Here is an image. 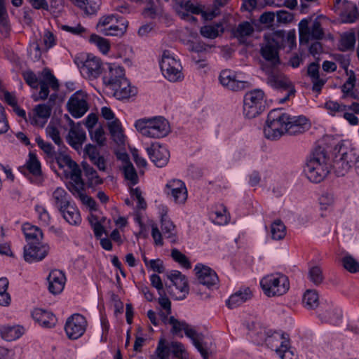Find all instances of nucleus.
Returning a JSON list of instances; mask_svg holds the SVG:
<instances>
[{
  "label": "nucleus",
  "mask_w": 359,
  "mask_h": 359,
  "mask_svg": "<svg viewBox=\"0 0 359 359\" xmlns=\"http://www.w3.org/2000/svg\"><path fill=\"white\" fill-rule=\"evenodd\" d=\"M330 168L325 149L318 147L308 158L304 171L311 182L319 183L327 175Z\"/></svg>",
  "instance_id": "1"
},
{
  "label": "nucleus",
  "mask_w": 359,
  "mask_h": 359,
  "mask_svg": "<svg viewBox=\"0 0 359 359\" xmlns=\"http://www.w3.org/2000/svg\"><path fill=\"white\" fill-rule=\"evenodd\" d=\"M135 127L142 135L151 138H162L170 133L169 123L162 116L139 119Z\"/></svg>",
  "instance_id": "2"
},
{
  "label": "nucleus",
  "mask_w": 359,
  "mask_h": 359,
  "mask_svg": "<svg viewBox=\"0 0 359 359\" xmlns=\"http://www.w3.org/2000/svg\"><path fill=\"white\" fill-rule=\"evenodd\" d=\"M287 114L280 109H272L267 116L264 127V137L270 140H278L284 135L286 126Z\"/></svg>",
  "instance_id": "3"
},
{
  "label": "nucleus",
  "mask_w": 359,
  "mask_h": 359,
  "mask_svg": "<svg viewBox=\"0 0 359 359\" xmlns=\"http://www.w3.org/2000/svg\"><path fill=\"white\" fill-rule=\"evenodd\" d=\"M262 69L267 75L266 83L273 88L283 91L286 90V95L280 99V103H285L287 102L291 95H294L295 89L292 83L284 74H280L274 71V69L266 64H262Z\"/></svg>",
  "instance_id": "4"
},
{
  "label": "nucleus",
  "mask_w": 359,
  "mask_h": 359,
  "mask_svg": "<svg viewBox=\"0 0 359 359\" xmlns=\"http://www.w3.org/2000/svg\"><path fill=\"white\" fill-rule=\"evenodd\" d=\"M260 285L268 297L283 295L290 287L287 277L281 273L266 276L261 280Z\"/></svg>",
  "instance_id": "5"
},
{
  "label": "nucleus",
  "mask_w": 359,
  "mask_h": 359,
  "mask_svg": "<svg viewBox=\"0 0 359 359\" xmlns=\"http://www.w3.org/2000/svg\"><path fill=\"white\" fill-rule=\"evenodd\" d=\"M264 93L260 89L247 93L243 100V114L248 118H253L264 110Z\"/></svg>",
  "instance_id": "6"
},
{
  "label": "nucleus",
  "mask_w": 359,
  "mask_h": 359,
  "mask_svg": "<svg viewBox=\"0 0 359 359\" xmlns=\"http://www.w3.org/2000/svg\"><path fill=\"white\" fill-rule=\"evenodd\" d=\"M161 70L168 81L177 82L182 81L183 74L180 62L171 56L168 50L163 52L160 62Z\"/></svg>",
  "instance_id": "7"
},
{
  "label": "nucleus",
  "mask_w": 359,
  "mask_h": 359,
  "mask_svg": "<svg viewBox=\"0 0 359 359\" xmlns=\"http://www.w3.org/2000/svg\"><path fill=\"white\" fill-rule=\"evenodd\" d=\"M87 326V320L83 315L74 313L67 318L65 331L69 339L76 340L83 335Z\"/></svg>",
  "instance_id": "8"
},
{
  "label": "nucleus",
  "mask_w": 359,
  "mask_h": 359,
  "mask_svg": "<svg viewBox=\"0 0 359 359\" xmlns=\"http://www.w3.org/2000/svg\"><path fill=\"white\" fill-rule=\"evenodd\" d=\"M67 148L65 146L60 147L53 158H55L56 163L60 168L65 166L70 169L69 183L80 182L81 179V170L79 165L72 159V158L66 153Z\"/></svg>",
  "instance_id": "9"
},
{
  "label": "nucleus",
  "mask_w": 359,
  "mask_h": 359,
  "mask_svg": "<svg viewBox=\"0 0 359 359\" xmlns=\"http://www.w3.org/2000/svg\"><path fill=\"white\" fill-rule=\"evenodd\" d=\"M81 63V65L78 64L80 72L84 78L89 80L98 78L104 69V63H102L99 57L93 55H88L86 59Z\"/></svg>",
  "instance_id": "10"
},
{
  "label": "nucleus",
  "mask_w": 359,
  "mask_h": 359,
  "mask_svg": "<svg viewBox=\"0 0 359 359\" xmlns=\"http://www.w3.org/2000/svg\"><path fill=\"white\" fill-rule=\"evenodd\" d=\"M49 250L50 246L47 243L30 242L24 247V259L29 263L40 262L48 255Z\"/></svg>",
  "instance_id": "11"
},
{
  "label": "nucleus",
  "mask_w": 359,
  "mask_h": 359,
  "mask_svg": "<svg viewBox=\"0 0 359 359\" xmlns=\"http://www.w3.org/2000/svg\"><path fill=\"white\" fill-rule=\"evenodd\" d=\"M67 107L73 117L81 118L88 110L86 95L82 91L76 92L69 99Z\"/></svg>",
  "instance_id": "12"
},
{
  "label": "nucleus",
  "mask_w": 359,
  "mask_h": 359,
  "mask_svg": "<svg viewBox=\"0 0 359 359\" xmlns=\"http://www.w3.org/2000/svg\"><path fill=\"white\" fill-rule=\"evenodd\" d=\"M287 119L285 133L287 135H299L311 128L309 120L304 116H290L287 114Z\"/></svg>",
  "instance_id": "13"
},
{
  "label": "nucleus",
  "mask_w": 359,
  "mask_h": 359,
  "mask_svg": "<svg viewBox=\"0 0 359 359\" xmlns=\"http://www.w3.org/2000/svg\"><path fill=\"white\" fill-rule=\"evenodd\" d=\"M102 80L104 85L112 87L125 78L124 69L115 63H104Z\"/></svg>",
  "instance_id": "14"
},
{
  "label": "nucleus",
  "mask_w": 359,
  "mask_h": 359,
  "mask_svg": "<svg viewBox=\"0 0 359 359\" xmlns=\"http://www.w3.org/2000/svg\"><path fill=\"white\" fill-rule=\"evenodd\" d=\"M42 79L40 80L39 86V99L44 100L47 99L49 95L48 86L54 90H57L59 88V83L55 76L52 74L51 71L45 68L41 73Z\"/></svg>",
  "instance_id": "15"
},
{
  "label": "nucleus",
  "mask_w": 359,
  "mask_h": 359,
  "mask_svg": "<svg viewBox=\"0 0 359 359\" xmlns=\"http://www.w3.org/2000/svg\"><path fill=\"white\" fill-rule=\"evenodd\" d=\"M219 81L222 86L233 91L243 90L248 85V82L237 79L235 72L230 69L222 70Z\"/></svg>",
  "instance_id": "16"
},
{
  "label": "nucleus",
  "mask_w": 359,
  "mask_h": 359,
  "mask_svg": "<svg viewBox=\"0 0 359 359\" xmlns=\"http://www.w3.org/2000/svg\"><path fill=\"white\" fill-rule=\"evenodd\" d=\"M175 11L182 20H187L189 17V13L194 15H201L205 8V6L198 4L194 5L191 1L176 0Z\"/></svg>",
  "instance_id": "17"
},
{
  "label": "nucleus",
  "mask_w": 359,
  "mask_h": 359,
  "mask_svg": "<svg viewBox=\"0 0 359 359\" xmlns=\"http://www.w3.org/2000/svg\"><path fill=\"white\" fill-rule=\"evenodd\" d=\"M147 154L151 161L158 168H163L167 165L170 158L168 149L158 144H153L147 148Z\"/></svg>",
  "instance_id": "18"
},
{
  "label": "nucleus",
  "mask_w": 359,
  "mask_h": 359,
  "mask_svg": "<svg viewBox=\"0 0 359 359\" xmlns=\"http://www.w3.org/2000/svg\"><path fill=\"white\" fill-rule=\"evenodd\" d=\"M194 271L199 283L208 288L217 285L219 281L217 273L207 266L198 264L195 266Z\"/></svg>",
  "instance_id": "19"
},
{
  "label": "nucleus",
  "mask_w": 359,
  "mask_h": 359,
  "mask_svg": "<svg viewBox=\"0 0 359 359\" xmlns=\"http://www.w3.org/2000/svg\"><path fill=\"white\" fill-rule=\"evenodd\" d=\"M52 106L47 104H37L33 113L29 114V123L34 126H39L43 128L47 120L50 116Z\"/></svg>",
  "instance_id": "20"
},
{
  "label": "nucleus",
  "mask_w": 359,
  "mask_h": 359,
  "mask_svg": "<svg viewBox=\"0 0 359 359\" xmlns=\"http://www.w3.org/2000/svg\"><path fill=\"white\" fill-rule=\"evenodd\" d=\"M167 194L178 203H183L187 198V191L184 183L180 180H173L166 184Z\"/></svg>",
  "instance_id": "21"
},
{
  "label": "nucleus",
  "mask_w": 359,
  "mask_h": 359,
  "mask_svg": "<svg viewBox=\"0 0 359 359\" xmlns=\"http://www.w3.org/2000/svg\"><path fill=\"white\" fill-rule=\"evenodd\" d=\"M289 341L287 334L277 331H269L265 339L266 346L276 353L287 346Z\"/></svg>",
  "instance_id": "22"
},
{
  "label": "nucleus",
  "mask_w": 359,
  "mask_h": 359,
  "mask_svg": "<svg viewBox=\"0 0 359 359\" xmlns=\"http://www.w3.org/2000/svg\"><path fill=\"white\" fill-rule=\"evenodd\" d=\"M111 88L114 90V97L118 100L129 99L137 93V88L131 86L126 77L111 87Z\"/></svg>",
  "instance_id": "23"
},
{
  "label": "nucleus",
  "mask_w": 359,
  "mask_h": 359,
  "mask_svg": "<svg viewBox=\"0 0 359 359\" xmlns=\"http://www.w3.org/2000/svg\"><path fill=\"white\" fill-rule=\"evenodd\" d=\"M67 188L72 194L79 197L81 201L86 205H87L90 209L96 210V202L90 196H88L84 193V182L82 178L80 180V182H76L75 183H69Z\"/></svg>",
  "instance_id": "24"
},
{
  "label": "nucleus",
  "mask_w": 359,
  "mask_h": 359,
  "mask_svg": "<svg viewBox=\"0 0 359 359\" xmlns=\"http://www.w3.org/2000/svg\"><path fill=\"white\" fill-rule=\"evenodd\" d=\"M32 316L36 323L45 328L55 327L57 321L52 312L42 309H35L32 313Z\"/></svg>",
  "instance_id": "25"
},
{
  "label": "nucleus",
  "mask_w": 359,
  "mask_h": 359,
  "mask_svg": "<svg viewBox=\"0 0 359 359\" xmlns=\"http://www.w3.org/2000/svg\"><path fill=\"white\" fill-rule=\"evenodd\" d=\"M161 231L165 238L168 239L170 243H176L178 240L176 226L169 218L167 210H163L161 212Z\"/></svg>",
  "instance_id": "26"
},
{
  "label": "nucleus",
  "mask_w": 359,
  "mask_h": 359,
  "mask_svg": "<svg viewBox=\"0 0 359 359\" xmlns=\"http://www.w3.org/2000/svg\"><path fill=\"white\" fill-rule=\"evenodd\" d=\"M184 333L187 337L191 339L194 346L200 352L203 359H208L209 354L205 347V344L202 343L203 334L196 332L195 329L191 327L187 323Z\"/></svg>",
  "instance_id": "27"
},
{
  "label": "nucleus",
  "mask_w": 359,
  "mask_h": 359,
  "mask_svg": "<svg viewBox=\"0 0 359 359\" xmlns=\"http://www.w3.org/2000/svg\"><path fill=\"white\" fill-rule=\"evenodd\" d=\"M48 290L53 294L60 293L65 287V276L60 271H52L48 277Z\"/></svg>",
  "instance_id": "28"
},
{
  "label": "nucleus",
  "mask_w": 359,
  "mask_h": 359,
  "mask_svg": "<svg viewBox=\"0 0 359 359\" xmlns=\"http://www.w3.org/2000/svg\"><path fill=\"white\" fill-rule=\"evenodd\" d=\"M71 128L67 137V142L75 149H78L86 140V133L79 126H75L71 119Z\"/></svg>",
  "instance_id": "29"
},
{
  "label": "nucleus",
  "mask_w": 359,
  "mask_h": 359,
  "mask_svg": "<svg viewBox=\"0 0 359 359\" xmlns=\"http://www.w3.org/2000/svg\"><path fill=\"white\" fill-rule=\"evenodd\" d=\"M84 153L88 156L91 163L97 166L100 171L106 170V161L104 158L100 154L95 145L91 144L86 145Z\"/></svg>",
  "instance_id": "30"
},
{
  "label": "nucleus",
  "mask_w": 359,
  "mask_h": 359,
  "mask_svg": "<svg viewBox=\"0 0 359 359\" xmlns=\"http://www.w3.org/2000/svg\"><path fill=\"white\" fill-rule=\"evenodd\" d=\"M252 297V294L250 288L241 289L229 297L226 301V306L231 309L236 308L250 299Z\"/></svg>",
  "instance_id": "31"
},
{
  "label": "nucleus",
  "mask_w": 359,
  "mask_h": 359,
  "mask_svg": "<svg viewBox=\"0 0 359 359\" xmlns=\"http://www.w3.org/2000/svg\"><path fill=\"white\" fill-rule=\"evenodd\" d=\"M62 217L70 225L78 226L81 222V217L79 209L74 203H71L65 208L60 210Z\"/></svg>",
  "instance_id": "32"
},
{
  "label": "nucleus",
  "mask_w": 359,
  "mask_h": 359,
  "mask_svg": "<svg viewBox=\"0 0 359 359\" xmlns=\"http://www.w3.org/2000/svg\"><path fill=\"white\" fill-rule=\"evenodd\" d=\"M279 49L267 42L261 48L260 53L262 57L266 61L270 62L273 68L280 62L278 54Z\"/></svg>",
  "instance_id": "33"
},
{
  "label": "nucleus",
  "mask_w": 359,
  "mask_h": 359,
  "mask_svg": "<svg viewBox=\"0 0 359 359\" xmlns=\"http://www.w3.org/2000/svg\"><path fill=\"white\" fill-rule=\"evenodd\" d=\"M82 167L84 175L87 179V184L88 187L95 188L103 183V180L99 176L97 171L92 166L86 162H83Z\"/></svg>",
  "instance_id": "34"
},
{
  "label": "nucleus",
  "mask_w": 359,
  "mask_h": 359,
  "mask_svg": "<svg viewBox=\"0 0 359 359\" xmlns=\"http://www.w3.org/2000/svg\"><path fill=\"white\" fill-rule=\"evenodd\" d=\"M22 231L25 238L30 242H39L43 238V233L40 228L32 225L29 223H25L22 225Z\"/></svg>",
  "instance_id": "35"
},
{
  "label": "nucleus",
  "mask_w": 359,
  "mask_h": 359,
  "mask_svg": "<svg viewBox=\"0 0 359 359\" xmlns=\"http://www.w3.org/2000/svg\"><path fill=\"white\" fill-rule=\"evenodd\" d=\"M24 327L20 325L4 326L0 329L1 337L8 341L20 338L24 333Z\"/></svg>",
  "instance_id": "36"
},
{
  "label": "nucleus",
  "mask_w": 359,
  "mask_h": 359,
  "mask_svg": "<svg viewBox=\"0 0 359 359\" xmlns=\"http://www.w3.org/2000/svg\"><path fill=\"white\" fill-rule=\"evenodd\" d=\"M224 28L222 22H217L213 25H204L201 27V34L208 39H214L220 34H223Z\"/></svg>",
  "instance_id": "37"
},
{
  "label": "nucleus",
  "mask_w": 359,
  "mask_h": 359,
  "mask_svg": "<svg viewBox=\"0 0 359 359\" xmlns=\"http://www.w3.org/2000/svg\"><path fill=\"white\" fill-rule=\"evenodd\" d=\"M335 150H338L339 155L349 164L351 168L359 161V156L353 149H348L341 144H338L335 147Z\"/></svg>",
  "instance_id": "38"
},
{
  "label": "nucleus",
  "mask_w": 359,
  "mask_h": 359,
  "mask_svg": "<svg viewBox=\"0 0 359 359\" xmlns=\"http://www.w3.org/2000/svg\"><path fill=\"white\" fill-rule=\"evenodd\" d=\"M8 14L6 7V0H0V32L7 36L10 32Z\"/></svg>",
  "instance_id": "39"
},
{
  "label": "nucleus",
  "mask_w": 359,
  "mask_h": 359,
  "mask_svg": "<svg viewBox=\"0 0 359 359\" xmlns=\"http://www.w3.org/2000/svg\"><path fill=\"white\" fill-rule=\"evenodd\" d=\"M109 133L113 140L117 144H123L124 143V135L118 119H114L108 123Z\"/></svg>",
  "instance_id": "40"
},
{
  "label": "nucleus",
  "mask_w": 359,
  "mask_h": 359,
  "mask_svg": "<svg viewBox=\"0 0 359 359\" xmlns=\"http://www.w3.org/2000/svg\"><path fill=\"white\" fill-rule=\"evenodd\" d=\"M254 31V27L251 23L248 21H244L238 24L237 28L233 32V36L241 42L246 37L251 36Z\"/></svg>",
  "instance_id": "41"
},
{
  "label": "nucleus",
  "mask_w": 359,
  "mask_h": 359,
  "mask_svg": "<svg viewBox=\"0 0 359 359\" xmlns=\"http://www.w3.org/2000/svg\"><path fill=\"white\" fill-rule=\"evenodd\" d=\"M53 198L59 211L72 203L67 198V193L61 187H57L53 191Z\"/></svg>",
  "instance_id": "42"
},
{
  "label": "nucleus",
  "mask_w": 359,
  "mask_h": 359,
  "mask_svg": "<svg viewBox=\"0 0 359 359\" xmlns=\"http://www.w3.org/2000/svg\"><path fill=\"white\" fill-rule=\"evenodd\" d=\"M302 303L308 309L316 308L319 304V297L316 290H307L303 295Z\"/></svg>",
  "instance_id": "43"
},
{
  "label": "nucleus",
  "mask_w": 359,
  "mask_h": 359,
  "mask_svg": "<svg viewBox=\"0 0 359 359\" xmlns=\"http://www.w3.org/2000/svg\"><path fill=\"white\" fill-rule=\"evenodd\" d=\"M321 319L332 324H337L341 319V311L338 308L330 307L319 314Z\"/></svg>",
  "instance_id": "44"
},
{
  "label": "nucleus",
  "mask_w": 359,
  "mask_h": 359,
  "mask_svg": "<svg viewBox=\"0 0 359 359\" xmlns=\"http://www.w3.org/2000/svg\"><path fill=\"white\" fill-rule=\"evenodd\" d=\"M266 42L270 43L274 46L281 48L285 43V33L283 30H276L270 35L265 36Z\"/></svg>",
  "instance_id": "45"
},
{
  "label": "nucleus",
  "mask_w": 359,
  "mask_h": 359,
  "mask_svg": "<svg viewBox=\"0 0 359 359\" xmlns=\"http://www.w3.org/2000/svg\"><path fill=\"white\" fill-rule=\"evenodd\" d=\"M344 4L348 5V7L351 8L349 12H345L341 15V21L344 23H353L355 22L357 19L359 18V13L358 11L357 6L348 1L345 0Z\"/></svg>",
  "instance_id": "46"
},
{
  "label": "nucleus",
  "mask_w": 359,
  "mask_h": 359,
  "mask_svg": "<svg viewBox=\"0 0 359 359\" xmlns=\"http://www.w3.org/2000/svg\"><path fill=\"white\" fill-rule=\"evenodd\" d=\"M271 238L273 240H281L286 235V227L281 220L274 221L271 226Z\"/></svg>",
  "instance_id": "47"
},
{
  "label": "nucleus",
  "mask_w": 359,
  "mask_h": 359,
  "mask_svg": "<svg viewBox=\"0 0 359 359\" xmlns=\"http://www.w3.org/2000/svg\"><path fill=\"white\" fill-rule=\"evenodd\" d=\"M72 4L75 6L83 9L86 14H95L99 7L100 4L97 2H89L88 0H71Z\"/></svg>",
  "instance_id": "48"
},
{
  "label": "nucleus",
  "mask_w": 359,
  "mask_h": 359,
  "mask_svg": "<svg viewBox=\"0 0 359 359\" xmlns=\"http://www.w3.org/2000/svg\"><path fill=\"white\" fill-rule=\"evenodd\" d=\"M29 160L26 163V168L34 176H39L41 174V167L39 161L35 154L29 153Z\"/></svg>",
  "instance_id": "49"
},
{
  "label": "nucleus",
  "mask_w": 359,
  "mask_h": 359,
  "mask_svg": "<svg viewBox=\"0 0 359 359\" xmlns=\"http://www.w3.org/2000/svg\"><path fill=\"white\" fill-rule=\"evenodd\" d=\"M337 176H344L351 168L349 164L339 155L336 156L333 165L331 166Z\"/></svg>",
  "instance_id": "50"
},
{
  "label": "nucleus",
  "mask_w": 359,
  "mask_h": 359,
  "mask_svg": "<svg viewBox=\"0 0 359 359\" xmlns=\"http://www.w3.org/2000/svg\"><path fill=\"white\" fill-rule=\"evenodd\" d=\"M308 278L315 285H320L324 280L321 268L318 266L311 267L308 272Z\"/></svg>",
  "instance_id": "51"
},
{
  "label": "nucleus",
  "mask_w": 359,
  "mask_h": 359,
  "mask_svg": "<svg viewBox=\"0 0 359 359\" xmlns=\"http://www.w3.org/2000/svg\"><path fill=\"white\" fill-rule=\"evenodd\" d=\"M344 268L348 272L355 273L359 271V262L351 255H346L341 259Z\"/></svg>",
  "instance_id": "52"
},
{
  "label": "nucleus",
  "mask_w": 359,
  "mask_h": 359,
  "mask_svg": "<svg viewBox=\"0 0 359 359\" xmlns=\"http://www.w3.org/2000/svg\"><path fill=\"white\" fill-rule=\"evenodd\" d=\"M90 41L95 43L102 53L106 54L109 52L110 46L107 39L97 34H92Z\"/></svg>",
  "instance_id": "53"
},
{
  "label": "nucleus",
  "mask_w": 359,
  "mask_h": 359,
  "mask_svg": "<svg viewBox=\"0 0 359 359\" xmlns=\"http://www.w3.org/2000/svg\"><path fill=\"white\" fill-rule=\"evenodd\" d=\"M171 257L173 260L185 269H190L191 267V263L185 255L182 253L178 249L173 248L171 250Z\"/></svg>",
  "instance_id": "54"
},
{
  "label": "nucleus",
  "mask_w": 359,
  "mask_h": 359,
  "mask_svg": "<svg viewBox=\"0 0 359 359\" xmlns=\"http://www.w3.org/2000/svg\"><path fill=\"white\" fill-rule=\"evenodd\" d=\"M156 358L154 359H167L170 355V345L165 344L164 339H161L156 349Z\"/></svg>",
  "instance_id": "55"
},
{
  "label": "nucleus",
  "mask_w": 359,
  "mask_h": 359,
  "mask_svg": "<svg viewBox=\"0 0 359 359\" xmlns=\"http://www.w3.org/2000/svg\"><path fill=\"white\" fill-rule=\"evenodd\" d=\"M46 135L59 147L64 146L63 142L60 135V131L54 125L49 123L46 128Z\"/></svg>",
  "instance_id": "56"
},
{
  "label": "nucleus",
  "mask_w": 359,
  "mask_h": 359,
  "mask_svg": "<svg viewBox=\"0 0 359 359\" xmlns=\"http://www.w3.org/2000/svg\"><path fill=\"white\" fill-rule=\"evenodd\" d=\"M355 43V36L354 33H348L342 36L340 42V49L342 51H346L353 48Z\"/></svg>",
  "instance_id": "57"
},
{
  "label": "nucleus",
  "mask_w": 359,
  "mask_h": 359,
  "mask_svg": "<svg viewBox=\"0 0 359 359\" xmlns=\"http://www.w3.org/2000/svg\"><path fill=\"white\" fill-rule=\"evenodd\" d=\"M89 134L93 141L97 142L100 147L105 144L106 137L104 136V131L102 127L96 128L94 131L90 130Z\"/></svg>",
  "instance_id": "58"
},
{
  "label": "nucleus",
  "mask_w": 359,
  "mask_h": 359,
  "mask_svg": "<svg viewBox=\"0 0 359 359\" xmlns=\"http://www.w3.org/2000/svg\"><path fill=\"white\" fill-rule=\"evenodd\" d=\"M36 142L39 147L43 150L48 157L53 158L57 151L54 150V147L51 143L43 141V140L40 137L36 138Z\"/></svg>",
  "instance_id": "59"
},
{
  "label": "nucleus",
  "mask_w": 359,
  "mask_h": 359,
  "mask_svg": "<svg viewBox=\"0 0 359 359\" xmlns=\"http://www.w3.org/2000/svg\"><path fill=\"white\" fill-rule=\"evenodd\" d=\"M127 25L122 24L121 27L118 25H111L108 28H105L102 33L106 36H121L126 31Z\"/></svg>",
  "instance_id": "60"
},
{
  "label": "nucleus",
  "mask_w": 359,
  "mask_h": 359,
  "mask_svg": "<svg viewBox=\"0 0 359 359\" xmlns=\"http://www.w3.org/2000/svg\"><path fill=\"white\" fill-rule=\"evenodd\" d=\"M22 76L25 82L32 88H38L40 80L38 76L30 70L24 72Z\"/></svg>",
  "instance_id": "61"
},
{
  "label": "nucleus",
  "mask_w": 359,
  "mask_h": 359,
  "mask_svg": "<svg viewBox=\"0 0 359 359\" xmlns=\"http://www.w3.org/2000/svg\"><path fill=\"white\" fill-rule=\"evenodd\" d=\"M325 108L331 115L334 116L337 112L345 111L347 108V106L344 104H340L337 102L329 100L325 103Z\"/></svg>",
  "instance_id": "62"
},
{
  "label": "nucleus",
  "mask_w": 359,
  "mask_h": 359,
  "mask_svg": "<svg viewBox=\"0 0 359 359\" xmlns=\"http://www.w3.org/2000/svg\"><path fill=\"white\" fill-rule=\"evenodd\" d=\"M125 177L131 182L133 185L138 182V177L135 169L131 163L124 167Z\"/></svg>",
  "instance_id": "63"
},
{
  "label": "nucleus",
  "mask_w": 359,
  "mask_h": 359,
  "mask_svg": "<svg viewBox=\"0 0 359 359\" xmlns=\"http://www.w3.org/2000/svg\"><path fill=\"white\" fill-rule=\"evenodd\" d=\"M276 354L280 358V359H297V355L294 354L293 351L291 349L290 341L288 345L285 347H283L280 350L278 351Z\"/></svg>",
  "instance_id": "64"
}]
</instances>
